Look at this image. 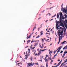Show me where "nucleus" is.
<instances>
[{
  "mask_svg": "<svg viewBox=\"0 0 67 67\" xmlns=\"http://www.w3.org/2000/svg\"><path fill=\"white\" fill-rule=\"evenodd\" d=\"M60 15V19L61 20V21H62L63 20V19H62V17L63 16V14L61 12L60 14H59Z\"/></svg>",
  "mask_w": 67,
  "mask_h": 67,
  "instance_id": "f257e3e1",
  "label": "nucleus"
},
{
  "mask_svg": "<svg viewBox=\"0 0 67 67\" xmlns=\"http://www.w3.org/2000/svg\"><path fill=\"white\" fill-rule=\"evenodd\" d=\"M60 49H61V46H60V47H59L58 48L57 50H56V51H57L58 50V51L57 52V53H59V52L60 51Z\"/></svg>",
  "mask_w": 67,
  "mask_h": 67,
  "instance_id": "f03ea898",
  "label": "nucleus"
},
{
  "mask_svg": "<svg viewBox=\"0 0 67 67\" xmlns=\"http://www.w3.org/2000/svg\"><path fill=\"white\" fill-rule=\"evenodd\" d=\"M32 62H31V63H29L27 64L28 66H27L28 67H30V66H31L32 65V66H33V65L32 64Z\"/></svg>",
  "mask_w": 67,
  "mask_h": 67,
  "instance_id": "7ed1b4c3",
  "label": "nucleus"
},
{
  "mask_svg": "<svg viewBox=\"0 0 67 67\" xmlns=\"http://www.w3.org/2000/svg\"><path fill=\"white\" fill-rule=\"evenodd\" d=\"M62 60L61 61L58 63V64L56 66H52V67H57L58 66H59V65H60V64H61V62H62Z\"/></svg>",
  "mask_w": 67,
  "mask_h": 67,
  "instance_id": "20e7f679",
  "label": "nucleus"
},
{
  "mask_svg": "<svg viewBox=\"0 0 67 67\" xmlns=\"http://www.w3.org/2000/svg\"><path fill=\"white\" fill-rule=\"evenodd\" d=\"M25 56L26 57L25 58V59H27V58H28V55L27 54H26L25 55Z\"/></svg>",
  "mask_w": 67,
  "mask_h": 67,
  "instance_id": "39448f33",
  "label": "nucleus"
},
{
  "mask_svg": "<svg viewBox=\"0 0 67 67\" xmlns=\"http://www.w3.org/2000/svg\"><path fill=\"white\" fill-rule=\"evenodd\" d=\"M67 49V45L66 46H65L63 49Z\"/></svg>",
  "mask_w": 67,
  "mask_h": 67,
  "instance_id": "423d86ee",
  "label": "nucleus"
},
{
  "mask_svg": "<svg viewBox=\"0 0 67 67\" xmlns=\"http://www.w3.org/2000/svg\"><path fill=\"white\" fill-rule=\"evenodd\" d=\"M47 49H44L43 50H42L41 49H40V51H41L42 52H44V51H46V50H47Z\"/></svg>",
  "mask_w": 67,
  "mask_h": 67,
  "instance_id": "0eeeda50",
  "label": "nucleus"
},
{
  "mask_svg": "<svg viewBox=\"0 0 67 67\" xmlns=\"http://www.w3.org/2000/svg\"><path fill=\"white\" fill-rule=\"evenodd\" d=\"M40 33L41 34L40 35V36H41V35H43V31H41V32H40Z\"/></svg>",
  "mask_w": 67,
  "mask_h": 67,
  "instance_id": "6e6552de",
  "label": "nucleus"
},
{
  "mask_svg": "<svg viewBox=\"0 0 67 67\" xmlns=\"http://www.w3.org/2000/svg\"><path fill=\"white\" fill-rule=\"evenodd\" d=\"M30 41H31V40H28L27 41V44H28L29 43V42H30Z\"/></svg>",
  "mask_w": 67,
  "mask_h": 67,
  "instance_id": "1a4fd4ad",
  "label": "nucleus"
},
{
  "mask_svg": "<svg viewBox=\"0 0 67 67\" xmlns=\"http://www.w3.org/2000/svg\"><path fill=\"white\" fill-rule=\"evenodd\" d=\"M51 53H53V51H50V52H49V54H50V56H51Z\"/></svg>",
  "mask_w": 67,
  "mask_h": 67,
  "instance_id": "9d476101",
  "label": "nucleus"
},
{
  "mask_svg": "<svg viewBox=\"0 0 67 67\" xmlns=\"http://www.w3.org/2000/svg\"><path fill=\"white\" fill-rule=\"evenodd\" d=\"M66 42H67V41H64L63 42H62L60 44H64V43H65Z\"/></svg>",
  "mask_w": 67,
  "mask_h": 67,
  "instance_id": "9b49d317",
  "label": "nucleus"
},
{
  "mask_svg": "<svg viewBox=\"0 0 67 67\" xmlns=\"http://www.w3.org/2000/svg\"><path fill=\"white\" fill-rule=\"evenodd\" d=\"M36 25H35V27L34 28L33 31H34V30H35V29H36Z\"/></svg>",
  "mask_w": 67,
  "mask_h": 67,
  "instance_id": "f8f14e48",
  "label": "nucleus"
},
{
  "mask_svg": "<svg viewBox=\"0 0 67 67\" xmlns=\"http://www.w3.org/2000/svg\"><path fill=\"white\" fill-rule=\"evenodd\" d=\"M65 53L64 52V54H63L62 57V58H64V56H65Z\"/></svg>",
  "mask_w": 67,
  "mask_h": 67,
  "instance_id": "ddd939ff",
  "label": "nucleus"
},
{
  "mask_svg": "<svg viewBox=\"0 0 67 67\" xmlns=\"http://www.w3.org/2000/svg\"><path fill=\"white\" fill-rule=\"evenodd\" d=\"M59 15L58 14V13L57 15V18H59Z\"/></svg>",
  "mask_w": 67,
  "mask_h": 67,
  "instance_id": "4468645a",
  "label": "nucleus"
},
{
  "mask_svg": "<svg viewBox=\"0 0 67 67\" xmlns=\"http://www.w3.org/2000/svg\"><path fill=\"white\" fill-rule=\"evenodd\" d=\"M31 35H30L29 36V37H27V39H28V38H30L31 37Z\"/></svg>",
  "mask_w": 67,
  "mask_h": 67,
  "instance_id": "2eb2a0df",
  "label": "nucleus"
},
{
  "mask_svg": "<svg viewBox=\"0 0 67 67\" xmlns=\"http://www.w3.org/2000/svg\"><path fill=\"white\" fill-rule=\"evenodd\" d=\"M44 60L45 62H48V60H47V59H46V58H45Z\"/></svg>",
  "mask_w": 67,
  "mask_h": 67,
  "instance_id": "dca6fc26",
  "label": "nucleus"
},
{
  "mask_svg": "<svg viewBox=\"0 0 67 67\" xmlns=\"http://www.w3.org/2000/svg\"><path fill=\"white\" fill-rule=\"evenodd\" d=\"M37 45V43H36L35 44V45H34V46H36Z\"/></svg>",
  "mask_w": 67,
  "mask_h": 67,
  "instance_id": "f3484780",
  "label": "nucleus"
},
{
  "mask_svg": "<svg viewBox=\"0 0 67 67\" xmlns=\"http://www.w3.org/2000/svg\"><path fill=\"white\" fill-rule=\"evenodd\" d=\"M46 67H48V63H46Z\"/></svg>",
  "mask_w": 67,
  "mask_h": 67,
  "instance_id": "a211bd4d",
  "label": "nucleus"
},
{
  "mask_svg": "<svg viewBox=\"0 0 67 67\" xmlns=\"http://www.w3.org/2000/svg\"><path fill=\"white\" fill-rule=\"evenodd\" d=\"M41 40L42 41V43H43L44 42V40H43V38H41Z\"/></svg>",
  "mask_w": 67,
  "mask_h": 67,
  "instance_id": "6ab92c4d",
  "label": "nucleus"
},
{
  "mask_svg": "<svg viewBox=\"0 0 67 67\" xmlns=\"http://www.w3.org/2000/svg\"><path fill=\"white\" fill-rule=\"evenodd\" d=\"M33 58V57L32 56L30 58V59L31 60V61L32 60V59Z\"/></svg>",
  "mask_w": 67,
  "mask_h": 67,
  "instance_id": "aec40b11",
  "label": "nucleus"
},
{
  "mask_svg": "<svg viewBox=\"0 0 67 67\" xmlns=\"http://www.w3.org/2000/svg\"><path fill=\"white\" fill-rule=\"evenodd\" d=\"M38 52L39 53H40V54H42V52L41 51H38Z\"/></svg>",
  "mask_w": 67,
  "mask_h": 67,
  "instance_id": "412c9836",
  "label": "nucleus"
},
{
  "mask_svg": "<svg viewBox=\"0 0 67 67\" xmlns=\"http://www.w3.org/2000/svg\"><path fill=\"white\" fill-rule=\"evenodd\" d=\"M51 56V57H50L49 58V59H50V60H52V58L51 57H52V55H50Z\"/></svg>",
  "mask_w": 67,
  "mask_h": 67,
  "instance_id": "4be33fe9",
  "label": "nucleus"
},
{
  "mask_svg": "<svg viewBox=\"0 0 67 67\" xmlns=\"http://www.w3.org/2000/svg\"><path fill=\"white\" fill-rule=\"evenodd\" d=\"M60 39H59V41L58 42V44H59V43H60Z\"/></svg>",
  "mask_w": 67,
  "mask_h": 67,
  "instance_id": "5701e85b",
  "label": "nucleus"
},
{
  "mask_svg": "<svg viewBox=\"0 0 67 67\" xmlns=\"http://www.w3.org/2000/svg\"><path fill=\"white\" fill-rule=\"evenodd\" d=\"M62 19L63 20H64V19H65V17H64V16H63L62 17Z\"/></svg>",
  "mask_w": 67,
  "mask_h": 67,
  "instance_id": "b1692460",
  "label": "nucleus"
},
{
  "mask_svg": "<svg viewBox=\"0 0 67 67\" xmlns=\"http://www.w3.org/2000/svg\"><path fill=\"white\" fill-rule=\"evenodd\" d=\"M40 47L41 48H42V49L43 48V47H42V46H41V45H40Z\"/></svg>",
  "mask_w": 67,
  "mask_h": 67,
  "instance_id": "393cba45",
  "label": "nucleus"
},
{
  "mask_svg": "<svg viewBox=\"0 0 67 67\" xmlns=\"http://www.w3.org/2000/svg\"><path fill=\"white\" fill-rule=\"evenodd\" d=\"M36 42V41H31V43H33V42Z\"/></svg>",
  "mask_w": 67,
  "mask_h": 67,
  "instance_id": "a878e982",
  "label": "nucleus"
},
{
  "mask_svg": "<svg viewBox=\"0 0 67 67\" xmlns=\"http://www.w3.org/2000/svg\"><path fill=\"white\" fill-rule=\"evenodd\" d=\"M42 48H43V47H44V44H42Z\"/></svg>",
  "mask_w": 67,
  "mask_h": 67,
  "instance_id": "bb28decb",
  "label": "nucleus"
},
{
  "mask_svg": "<svg viewBox=\"0 0 67 67\" xmlns=\"http://www.w3.org/2000/svg\"><path fill=\"white\" fill-rule=\"evenodd\" d=\"M60 34L59 35V39H60Z\"/></svg>",
  "mask_w": 67,
  "mask_h": 67,
  "instance_id": "cd10ccee",
  "label": "nucleus"
},
{
  "mask_svg": "<svg viewBox=\"0 0 67 67\" xmlns=\"http://www.w3.org/2000/svg\"><path fill=\"white\" fill-rule=\"evenodd\" d=\"M59 32H58V34H59V33H60V31H58Z\"/></svg>",
  "mask_w": 67,
  "mask_h": 67,
  "instance_id": "c85d7f7f",
  "label": "nucleus"
},
{
  "mask_svg": "<svg viewBox=\"0 0 67 67\" xmlns=\"http://www.w3.org/2000/svg\"><path fill=\"white\" fill-rule=\"evenodd\" d=\"M35 48V47H34L33 48H31V49H34Z\"/></svg>",
  "mask_w": 67,
  "mask_h": 67,
  "instance_id": "c756f323",
  "label": "nucleus"
},
{
  "mask_svg": "<svg viewBox=\"0 0 67 67\" xmlns=\"http://www.w3.org/2000/svg\"><path fill=\"white\" fill-rule=\"evenodd\" d=\"M64 32V30H63L61 32H60V33H62L63 34V32Z\"/></svg>",
  "mask_w": 67,
  "mask_h": 67,
  "instance_id": "7c9ffc66",
  "label": "nucleus"
},
{
  "mask_svg": "<svg viewBox=\"0 0 67 67\" xmlns=\"http://www.w3.org/2000/svg\"><path fill=\"white\" fill-rule=\"evenodd\" d=\"M64 25H65V26H67V24H66V23H65L64 24Z\"/></svg>",
  "mask_w": 67,
  "mask_h": 67,
  "instance_id": "2f4dec72",
  "label": "nucleus"
},
{
  "mask_svg": "<svg viewBox=\"0 0 67 67\" xmlns=\"http://www.w3.org/2000/svg\"><path fill=\"white\" fill-rule=\"evenodd\" d=\"M40 37V36H39V35H38V36H37L36 38H38V37Z\"/></svg>",
  "mask_w": 67,
  "mask_h": 67,
  "instance_id": "473e14b6",
  "label": "nucleus"
},
{
  "mask_svg": "<svg viewBox=\"0 0 67 67\" xmlns=\"http://www.w3.org/2000/svg\"><path fill=\"white\" fill-rule=\"evenodd\" d=\"M67 18V15H65V19H66V18Z\"/></svg>",
  "mask_w": 67,
  "mask_h": 67,
  "instance_id": "72a5a7b5",
  "label": "nucleus"
},
{
  "mask_svg": "<svg viewBox=\"0 0 67 67\" xmlns=\"http://www.w3.org/2000/svg\"><path fill=\"white\" fill-rule=\"evenodd\" d=\"M40 54H41V53H38V56L39 55H40Z\"/></svg>",
  "mask_w": 67,
  "mask_h": 67,
  "instance_id": "f704fd0d",
  "label": "nucleus"
},
{
  "mask_svg": "<svg viewBox=\"0 0 67 67\" xmlns=\"http://www.w3.org/2000/svg\"><path fill=\"white\" fill-rule=\"evenodd\" d=\"M40 54H41V53H38V56L39 55H40Z\"/></svg>",
  "mask_w": 67,
  "mask_h": 67,
  "instance_id": "c9c22d12",
  "label": "nucleus"
},
{
  "mask_svg": "<svg viewBox=\"0 0 67 67\" xmlns=\"http://www.w3.org/2000/svg\"><path fill=\"white\" fill-rule=\"evenodd\" d=\"M63 52V51H62L61 52H60V54H62V53Z\"/></svg>",
  "mask_w": 67,
  "mask_h": 67,
  "instance_id": "e433bc0d",
  "label": "nucleus"
},
{
  "mask_svg": "<svg viewBox=\"0 0 67 67\" xmlns=\"http://www.w3.org/2000/svg\"><path fill=\"white\" fill-rule=\"evenodd\" d=\"M35 52H34V55L35 54V53H36V51L35 50Z\"/></svg>",
  "mask_w": 67,
  "mask_h": 67,
  "instance_id": "4c0bfd02",
  "label": "nucleus"
},
{
  "mask_svg": "<svg viewBox=\"0 0 67 67\" xmlns=\"http://www.w3.org/2000/svg\"><path fill=\"white\" fill-rule=\"evenodd\" d=\"M47 57H48V55H46V58H47Z\"/></svg>",
  "mask_w": 67,
  "mask_h": 67,
  "instance_id": "58836bf2",
  "label": "nucleus"
},
{
  "mask_svg": "<svg viewBox=\"0 0 67 67\" xmlns=\"http://www.w3.org/2000/svg\"><path fill=\"white\" fill-rule=\"evenodd\" d=\"M52 29H51L50 31H52V33H53V32H54V31H53V30H52Z\"/></svg>",
  "mask_w": 67,
  "mask_h": 67,
  "instance_id": "ea45409f",
  "label": "nucleus"
},
{
  "mask_svg": "<svg viewBox=\"0 0 67 67\" xmlns=\"http://www.w3.org/2000/svg\"><path fill=\"white\" fill-rule=\"evenodd\" d=\"M64 33H66V29H64Z\"/></svg>",
  "mask_w": 67,
  "mask_h": 67,
  "instance_id": "a19ab883",
  "label": "nucleus"
},
{
  "mask_svg": "<svg viewBox=\"0 0 67 67\" xmlns=\"http://www.w3.org/2000/svg\"><path fill=\"white\" fill-rule=\"evenodd\" d=\"M38 54L37 53H36L35 54V56H36Z\"/></svg>",
  "mask_w": 67,
  "mask_h": 67,
  "instance_id": "79ce46f5",
  "label": "nucleus"
},
{
  "mask_svg": "<svg viewBox=\"0 0 67 67\" xmlns=\"http://www.w3.org/2000/svg\"><path fill=\"white\" fill-rule=\"evenodd\" d=\"M48 14H49V16H51V14L50 13H48V14H47V15H48Z\"/></svg>",
  "mask_w": 67,
  "mask_h": 67,
  "instance_id": "37998d69",
  "label": "nucleus"
},
{
  "mask_svg": "<svg viewBox=\"0 0 67 67\" xmlns=\"http://www.w3.org/2000/svg\"><path fill=\"white\" fill-rule=\"evenodd\" d=\"M44 40H45V41H46V38H44Z\"/></svg>",
  "mask_w": 67,
  "mask_h": 67,
  "instance_id": "c03bdc74",
  "label": "nucleus"
},
{
  "mask_svg": "<svg viewBox=\"0 0 67 67\" xmlns=\"http://www.w3.org/2000/svg\"><path fill=\"white\" fill-rule=\"evenodd\" d=\"M38 61H41V62H42V60H38Z\"/></svg>",
  "mask_w": 67,
  "mask_h": 67,
  "instance_id": "a18cd8bd",
  "label": "nucleus"
},
{
  "mask_svg": "<svg viewBox=\"0 0 67 67\" xmlns=\"http://www.w3.org/2000/svg\"><path fill=\"white\" fill-rule=\"evenodd\" d=\"M35 64H36V65H38V63H35Z\"/></svg>",
  "mask_w": 67,
  "mask_h": 67,
  "instance_id": "49530a36",
  "label": "nucleus"
},
{
  "mask_svg": "<svg viewBox=\"0 0 67 67\" xmlns=\"http://www.w3.org/2000/svg\"><path fill=\"white\" fill-rule=\"evenodd\" d=\"M62 20H61L60 19V23L62 22Z\"/></svg>",
  "mask_w": 67,
  "mask_h": 67,
  "instance_id": "de8ad7c7",
  "label": "nucleus"
},
{
  "mask_svg": "<svg viewBox=\"0 0 67 67\" xmlns=\"http://www.w3.org/2000/svg\"><path fill=\"white\" fill-rule=\"evenodd\" d=\"M64 63H62V64H61V66H62V65H64Z\"/></svg>",
  "mask_w": 67,
  "mask_h": 67,
  "instance_id": "09e8293b",
  "label": "nucleus"
},
{
  "mask_svg": "<svg viewBox=\"0 0 67 67\" xmlns=\"http://www.w3.org/2000/svg\"><path fill=\"white\" fill-rule=\"evenodd\" d=\"M51 60L52 63H53V60Z\"/></svg>",
  "mask_w": 67,
  "mask_h": 67,
  "instance_id": "8fccbe9b",
  "label": "nucleus"
},
{
  "mask_svg": "<svg viewBox=\"0 0 67 67\" xmlns=\"http://www.w3.org/2000/svg\"><path fill=\"white\" fill-rule=\"evenodd\" d=\"M60 35H63V34H62L61 33H60Z\"/></svg>",
  "mask_w": 67,
  "mask_h": 67,
  "instance_id": "3c124183",
  "label": "nucleus"
},
{
  "mask_svg": "<svg viewBox=\"0 0 67 67\" xmlns=\"http://www.w3.org/2000/svg\"><path fill=\"white\" fill-rule=\"evenodd\" d=\"M59 29H60L61 30V29H62V27H60Z\"/></svg>",
  "mask_w": 67,
  "mask_h": 67,
  "instance_id": "603ef678",
  "label": "nucleus"
},
{
  "mask_svg": "<svg viewBox=\"0 0 67 67\" xmlns=\"http://www.w3.org/2000/svg\"><path fill=\"white\" fill-rule=\"evenodd\" d=\"M58 21H57V23L56 24H58Z\"/></svg>",
  "mask_w": 67,
  "mask_h": 67,
  "instance_id": "864d4df0",
  "label": "nucleus"
},
{
  "mask_svg": "<svg viewBox=\"0 0 67 67\" xmlns=\"http://www.w3.org/2000/svg\"><path fill=\"white\" fill-rule=\"evenodd\" d=\"M41 18V17H39V18H38V20H39V19H40Z\"/></svg>",
  "mask_w": 67,
  "mask_h": 67,
  "instance_id": "5fc2aeb1",
  "label": "nucleus"
},
{
  "mask_svg": "<svg viewBox=\"0 0 67 67\" xmlns=\"http://www.w3.org/2000/svg\"><path fill=\"white\" fill-rule=\"evenodd\" d=\"M54 54H55V53H56V51H54Z\"/></svg>",
  "mask_w": 67,
  "mask_h": 67,
  "instance_id": "6e6d98bb",
  "label": "nucleus"
},
{
  "mask_svg": "<svg viewBox=\"0 0 67 67\" xmlns=\"http://www.w3.org/2000/svg\"><path fill=\"white\" fill-rule=\"evenodd\" d=\"M57 56V54L55 55L54 56V57H55V56Z\"/></svg>",
  "mask_w": 67,
  "mask_h": 67,
  "instance_id": "4d7b16f0",
  "label": "nucleus"
},
{
  "mask_svg": "<svg viewBox=\"0 0 67 67\" xmlns=\"http://www.w3.org/2000/svg\"><path fill=\"white\" fill-rule=\"evenodd\" d=\"M63 26V27L64 28V29H65V26H64L63 25V26Z\"/></svg>",
  "mask_w": 67,
  "mask_h": 67,
  "instance_id": "13d9d810",
  "label": "nucleus"
},
{
  "mask_svg": "<svg viewBox=\"0 0 67 67\" xmlns=\"http://www.w3.org/2000/svg\"><path fill=\"white\" fill-rule=\"evenodd\" d=\"M41 67H44V66H43L41 65Z\"/></svg>",
  "mask_w": 67,
  "mask_h": 67,
  "instance_id": "bf43d9fd",
  "label": "nucleus"
},
{
  "mask_svg": "<svg viewBox=\"0 0 67 67\" xmlns=\"http://www.w3.org/2000/svg\"><path fill=\"white\" fill-rule=\"evenodd\" d=\"M56 14H55L53 16H54V17H55V16H56Z\"/></svg>",
  "mask_w": 67,
  "mask_h": 67,
  "instance_id": "052dcab7",
  "label": "nucleus"
},
{
  "mask_svg": "<svg viewBox=\"0 0 67 67\" xmlns=\"http://www.w3.org/2000/svg\"><path fill=\"white\" fill-rule=\"evenodd\" d=\"M46 35L47 34H49V33H46Z\"/></svg>",
  "mask_w": 67,
  "mask_h": 67,
  "instance_id": "680f3d73",
  "label": "nucleus"
},
{
  "mask_svg": "<svg viewBox=\"0 0 67 67\" xmlns=\"http://www.w3.org/2000/svg\"><path fill=\"white\" fill-rule=\"evenodd\" d=\"M37 51H39V48H38L37 49Z\"/></svg>",
  "mask_w": 67,
  "mask_h": 67,
  "instance_id": "e2e57ef3",
  "label": "nucleus"
},
{
  "mask_svg": "<svg viewBox=\"0 0 67 67\" xmlns=\"http://www.w3.org/2000/svg\"><path fill=\"white\" fill-rule=\"evenodd\" d=\"M57 65V64H56V63H55L54 64V65Z\"/></svg>",
  "mask_w": 67,
  "mask_h": 67,
  "instance_id": "0e129e2a",
  "label": "nucleus"
},
{
  "mask_svg": "<svg viewBox=\"0 0 67 67\" xmlns=\"http://www.w3.org/2000/svg\"><path fill=\"white\" fill-rule=\"evenodd\" d=\"M48 20H46V23H47V22H48Z\"/></svg>",
  "mask_w": 67,
  "mask_h": 67,
  "instance_id": "69168bd1",
  "label": "nucleus"
},
{
  "mask_svg": "<svg viewBox=\"0 0 67 67\" xmlns=\"http://www.w3.org/2000/svg\"><path fill=\"white\" fill-rule=\"evenodd\" d=\"M29 52H30V49H28Z\"/></svg>",
  "mask_w": 67,
  "mask_h": 67,
  "instance_id": "338daca9",
  "label": "nucleus"
},
{
  "mask_svg": "<svg viewBox=\"0 0 67 67\" xmlns=\"http://www.w3.org/2000/svg\"><path fill=\"white\" fill-rule=\"evenodd\" d=\"M65 11L66 12H67V9H66V10H65Z\"/></svg>",
  "mask_w": 67,
  "mask_h": 67,
  "instance_id": "774afa93",
  "label": "nucleus"
}]
</instances>
